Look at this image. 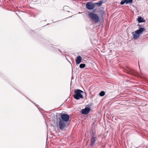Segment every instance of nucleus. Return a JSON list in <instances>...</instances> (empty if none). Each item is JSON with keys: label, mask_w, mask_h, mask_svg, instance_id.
I'll return each mask as SVG.
<instances>
[{"label": "nucleus", "mask_w": 148, "mask_h": 148, "mask_svg": "<svg viewBox=\"0 0 148 148\" xmlns=\"http://www.w3.org/2000/svg\"><path fill=\"white\" fill-rule=\"evenodd\" d=\"M89 18L95 23H97L99 21V18L97 14L93 12H90L88 14Z\"/></svg>", "instance_id": "f257e3e1"}, {"label": "nucleus", "mask_w": 148, "mask_h": 148, "mask_svg": "<svg viewBox=\"0 0 148 148\" xmlns=\"http://www.w3.org/2000/svg\"><path fill=\"white\" fill-rule=\"evenodd\" d=\"M75 95H73L74 98L76 99L79 100L80 98H83V94L84 92L79 89H76L74 90Z\"/></svg>", "instance_id": "f03ea898"}, {"label": "nucleus", "mask_w": 148, "mask_h": 148, "mask_svg": "<svg viewBox=\"0 0 148 148\" xmlns=\"http://www.w3.org/2000/svg\"><path fill=\"white\" fill-rule=\"evenodd\" d=\"M69 126L67 123L66 122L62 120H59V125L58 126V130H63Z\"/></svg>", "instance_id": "7ed1b4c3"}, {"label": "nucleus", "mask_w": 148, "mask_h": 148, "mask_svg": "<svg viewBox=\"0 0 148 148\" xmlns=\"http://www.w3.org/2000/svg\"><path fill=\"white\" fill-rule=\"evenodd\" d=\"M60 119L59 120H62L64 121L67 122L70 119L69 116L65 113L62 114L60 115Z\"/></svg>", "instance_id": "20e7f679"}, {"label": "nucleus", "mask_w": 148, "mask_h": 148, "mask_svg": "<svg viewBox=\"0 0 148 148\" xmlns=\"http://www.w3.org/2000/svg\"><path fill=\"white\" fill-rule=\"evenodd\" d=\"M95 3L91 2L87 3L86 5V8L89 10L93 9L95 8Z\"/></svg>", "instance_id": "39448f33"}, {"label": "nucleus", "mask_w": 148, "mask_h": 148, "mask_svg": "<svg viewBox=\"0 0 148 148\" xmlns=\"http://www.w3.org/2000/svg\"><path fill=\"white\" fill-rule=\"evenodd\" d=\"M140 26L141 25L139 26V29L135 31V33L140 35L142 34L145 30V28L142 27H140Z\"/></svg>", "instance_id": "423d86ee"}, {"label": "nucleus", "mask_w": 148, "mask_h": 148, "mask_svg": "<svg viewBox=\"0 0 148 148\" xmlns=\"http://www.w3.org/2000/svg\"><path fill=\"white\" fill-rule=\"evenodd\" d=\"M90 110V108H86L83 109L82 110V113L83 114H88Z\"/></svg>", "instance_id": "0eeeda50"}, {"label": "nucleus", "mask_w": 148, "mask_h": 148, "mask_svg": "<svg viewBox=\"0 0 148 148\" xmlns=\"http://www.w3.org/2000/svg\"><path fill=\"white\" fill-rule=\"evenodd\" d=\"M133 2L132 0H123L120 3L121 5H123L125 3L126 4L132 3Z\"/></svg>", "instance_id": "6e6552de"}, {"label": "nucleus", "mask_w": 148, "mask_h": 148, "mask_svg": "<svg viewBox=\"0 0 148 148\" xmlns=\"http://www.w3.org/2000/svg\"><path fill=\"white\" fill-rule=\"evenodd\" d=\"M97 139L96 137H93L90 138V145L92 147L94 144Z\"/></svg>", "instance_id": "1a4fd4ad"}, {"label": "nucleus", "mask_w": 148, "mask_h": 148, "mask_svg": "<svg viewBox=\"0 0 148 148\" xmlns=\"http://www.w3.org/2000/svg\"><path fill=\"white\" fill-rule=\"evenodd\" d=\"M82 59V58L80 56H77L75 60L76 64H79L81 62Z\"/></svg>", "instance_id": "9d476101"}, {"label": "nucleus", "mask_w": 148, "mask_h": 148, "mask_svg": "<svg viewBox=\"0 0 148 148\" xmlns=\"http://www.w3.org/2000/svg\"><path fill=\"white\" fill-rule=\"evenodd\" d=\"M132 34L133 35L134 38L135 39H136L140 36V35L139 34H138L135 32V33L134 32H132Z\"/></svg>", "instance_id": "9b49d317"}, {"label": "nucleus", "mask_w": 148, "mask_h": 148, "mask_svg": "<svg viewBox=\"0 0 148 148\" xmlns=\"http://www.w3.org/2000/svg\"><path fill=\"white\" fill-rule=\"evenodd\" d=\"M139 23H141L145 22L144 20L141 17H139L137 19Z\"/></svg>", "instance_id": "f8f14e48"}, {"label": "nucleus", "mask_w": 148, "mask_h": 148, "mask_svg": "<svg viewBox=\"0 0 148 148\" xmlns=\"http://www.w3.org/2000/svg\"><path fill=\"white\" fill-rule=\"evenodd\" d=\"M86 66V64H81L79 65V67L81 69H83Z\"/></svg>", "instance_id": "ddd939ff"}, {"label": "nucleus", "mask_w": 148, "mask_h": 148, "mask_svg": "<svg viewBox=\"0 0 148 148\" xmlns=\"http://www.w3.org/2000/svg\"><path fill=\"white\" fill-rule=\"evenodd\" d=\"M105 92L103 91H101L99 94L100 96H103L105 95Z\"/></svg>", "instance_id": "4468645a"}, {"label": "nucleus", "mask_w": 148, "mask_h": 148, "mask_svg": "<svg viewBox=\"0 0 148 148\" xmlns=\"http://www.w3.org/2000/svg\"><path fill=\"white\" fill-rule=\"evenodd\" d=\"M102 3V1H100L99 2H98L95 3V5L96 4V5H97L98 6H99L101 5Z\"/></svg>", "instance_id": "2eb2a0df"}, {"label": "nucleus", "mask_w": 148, "mask_h": 148, "mask_svg": "<svg viewBox=\"0 0 148 148\" xmlns=\"http://www.w3.org/2000/svg\"><path fill=\"white\" fill-rule=\"evenodd\" d=\"M68 8V7L67 6H65L64 7V8L65 9L66 8Z\"/></svg>", "instance_id": "dca6fc26"}]
</instances>
